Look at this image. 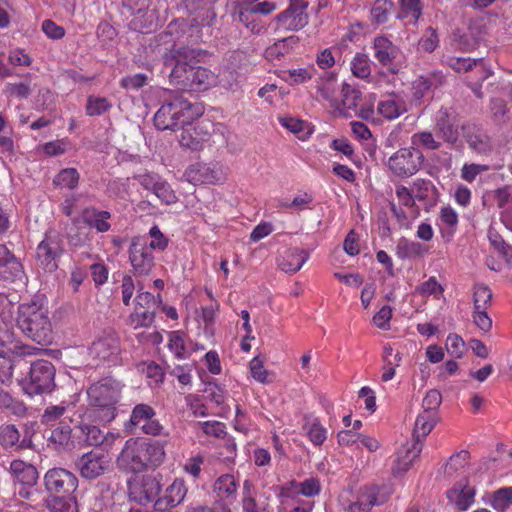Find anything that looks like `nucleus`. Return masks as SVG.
Returning a JSON list of instances; mask_svg holds the SVG:
<instances>
[{
	"label": "nucleus",
	"mask_w": 512,
	"mask_h": 512,
	"mask_svg": "<svg viewBox=\"0 0 512 512\" xmlns=\"http://www.w3.org/2000/svg\"><path fill=\"white\" fill-rule=\"evenodd\" d=\"M198 56V50L186 46L172 50L171 55L165 56L164 65L171 68L169 79L173 85L191 92L205 91L216 85L215 73L193 64Z\"/></svg>",
	"instance_id": "1"
},
{
	"label": "nucleus",
	"mask_w": 512,
	"mask_h": 512,
	"mask_svg": "<svg viewBox=\"0 0 512 512\" xmlns=\"http://www.w3.org/2000/svg\"><path fill=\"white\" fill-rule=\"evenodd\" d=\"M123 388L124 384L113 377L92 383L87 389V419L101 424L112 422L118 414Z\"/></svg>",
	"instance_id": "2"
},
{
	"label": "nucleus",
	"mask_w": 512,
	"mask_h": 512,
	"mask_svg": "<svg viewBox=\"0 0 512 512\" xmlns=\"http://www.w3.org/2000/svg\"><path fill=\"white\" fill-rule=\"evenodd\" d=\"M17 326L31 340L48 345L52 342V325L47 308L37 302L23 303L18 307Z\"/></svg>",
	"instance_id": "3"
},
{
	"label": "nucleus",
	"mask_w": 512,
	"mask_h": 512,
	"mask_svg": "<svg viewBox=\"0 0 512 512\" xmlns=\"http://www.w3.org/2000/svg\"><path fill=\"white\" fill-rule=\"evenodd\" d=\"M202 108L197 103H191L182 96L165 102L155 113L154 124L158 130H176L190 125L197 117L201 116Z\"/></svg>",
	"instance_id": "4"
},
{
	"label": "nucleus",
	"mask_w": 512,
	"mask_h": 512,
	"mask_svg": "<svg viewBox=\"0 0 512 512\" xmlns=\"http://www.w3.org/2000/svg\"><path fill=\"white\" fill-rule=\"evenodd\" d=\"M55 374L56 369L50 361L39 359L30 364L19 384L29 396L50 394L56 387Z\"/></svg>",
	"instance_id": "5"
},
{
	"label": "nucleus",
	"mask_w": 512,
	"mask_h": 512,
	"mask_svg": "<svg viewBox=\"0 0 512 512\" xmlns=\"http://www.w3.org/2000/svg\"><path fill=\"white\" fill-rule=\"evenodd\" d=\"M64 253L62 235L55 231L46 232L44 239L36 249L37 264L45 271L52 273L57 270L58 262Z\"/></svg>",
	"instance_id": "6"
},
{
	"label": "nucleus",
	"mask_w": 512,
	"mask_h": 512,
	"mask_svg": "<svg viewBox=\"0 0 512 512\" xmlns=\"http://www.w3.org/2000/svg\"><path fill=\"white\" fill-rule=\"evenodd\" d=\"M90 355L99 362L117 365L120 363L121 347L117 333L112 329L103 330L90 347Z\"/></svg>",
	"instance_id": "7"
},
{
	"label": "nucleus",
	"mask_w": 512,
	"mask_h": 512,
	"mask_svg": "<svg viewBox=\"0 0 512 512\" xmlns=\"http://www.w3.org/2000/svg\"><path fill=\"white\" fill-rule=\"evenodd\" d=\"M138 428L143 434L151 436L164 435L163 425L156 419V411L148 404L140 403L133 407L125 429L132 432Z\"/></svg>",
	"instance_id": "8"
},
{
	"label": "nucleus",
	"mask_w": 512,
	"mask_h": 512,
	"mask_svg": "<svg viewBox=\"0 0 512 512\" xmlns=\"http://www.w3.org/2000/svg\"><path fill=\"white\" fill-rule=\"evenodd\" d=\"M44 484L47 492L55 496V502L70 496L78 487V479L69 470L64 468L49 469L44 475Z\"/></svg>",
	"instance_id": "9"
},
{
	"label": "nucleus",
	"mask_w": 512,
	"mask_h": 512,
	"mask_svg": "<svg viewBox=\"0 0 512 512\" xmlns=\"http://www.w3.org/2000/svg\"><path fill=\"white\" fill-rule=\"evenodd\" d=\"M162 485L155 475H142L129 482V497L131 500L146 505L158 499Z\"/></svg>",
	"instance_id": "10"
},
{
	"label": "nucleus",
	"mask_w": 512,
	"mask_h": 512,
	"mask_svg": "<svg viewBox=\"0 0 512 512\" xmlns=\"http://www.w3.org/2000/svg\"><path fill=\"white\" fill-rule=\"evenodd\" d=\"M422 154L414 148H402L388 160V167L398 177L414 175L422 164Z\"/></svg>",
	"instance_id": "11"
},
{
	"label": "nucleus",
	"mask_w": 512,
	"mask_h": 512,
	"mask_svg": "<svg viewBox=\"0 0 512 512\" xmlns=\"http://www.w3.org/2000/svg\"><path fill=\"white\" fill-rule=\"evenodd\" d=\"M116 463L118 468L125 472L137 473L145 470L147 467L142 440L128 439L117 457Z\"/></svg>",
	"instance_id": "12"
},
{
	"label": "nucleus",
	"mask_w": 512,
	"mask_h": 512,
	"mask_svg": "<svg viewBox=\"0 0 512 512\" xmlns=\"http://www.w3.org/2000/svg\"><path fill=\"white\" fill-rule=\"evenodd\" d=\"M129 261L135 275H148L154 267L152 249L144 240L134 238L129 247Z\"/></svg>",
	"instance_id": "13"
},
{
	"label": "nucleus",
	"mask_w": 512,
	"mask_h": 512,
	"mask_svg": "<svg viewBox=\"0 0 512 512\" xmlns=\"http://www.w3.org/2000/svg\"><path fill=\"white\" fill-rule=\"evenodd\" d=\"M111 458L106 453L88 452L77 461L80 475L86 479H96L109 471Z\"/></svg>",
	"instance_id": "14"
},
{
	"label": "nucleus",
	"mask_w": 512,
	"mask_h": 512,
	"mask_svg": "<svg viewBox=\"0 0 512 512\" xmlns=\"http://www.w3.org/2000/svg\"><path fill=\"white\" fill-rule=\"evenodd\" d=\"M307 6L305 0H290L289 7L276 17L278 28L290 31L302 29L308 23Z\"/></svg>",
	"instance_id": "15"
},
{
	"label": "nucleus",
	"mask_w": 512,
	"mask_h": 512,
	"mask_svg": "<svg viewBox=\"0 0 512 512\" xmlns=\"http://www.w3.org/2000/svg\"><path fill=\"white\" fill-rule=\"evenodd\" d=\"M183 177L193 185L214 184L223 180V171L218 163H195L186 169Z\"/></svg>",
	"instance_id": "16"
},
{
	"label": "nucleus",
	"mask_w": 512,
	"mask_h": 512,
	"mask_svg": "<svg viewBox=\"0 0 512 512\" xmlns=\"http://www.w3.org/2000/svg\"><path fill=\"white\" fill-rule=\"evenodd\" d=\"M461 129L466 143L475 153L487 155L492 151L491 139L479 125L468 122Z\"/></svg>",
	"instance_id": "17"
},
{
	"label": "nucleus",
	"mask_w": 512,
	"mask_h": 512,
	"mask_svg": "<svg viewBox=\"0 0 512 512\" xmlns=\"http://www.w3.org/2000/svg\"><path fill=\"white\" fill-rule=\"evenodd\" d=\"M78 429L81 433L80 437L87 445L100 446L105 450L110 449L120 437L119 433L110 431L103 433L99 427L85 423L80 424Z\"/></svg>",
	"instance_id": "18"
},
{
	"label": "nucleus",
	"mask_w": 512,
	"mask_h": 512,
	"mask_svg": "<svg viewBox=\"0 0 512 512\" xmlns=\"http://www.w3.org/2000/svg\"><path fill=\"white\" fill-rule=\"evenodd\" d=\"M423 444L420 441H412L404 444L397 452L394 465L391 468L393 476L400 477L404 475L412 466L413 462L419 457Z\"/></svg>",
	"instance_id": "19"
},
{
	"label": "nucleus",
	"mask_w": 512,
	"mask_h": 512,
	"mask_svg": "<svg viewBox=\"0 0 512 512\" xmlns=\"http://www.w3.org/2000/svg\"><path fill=\"white\" fill-rule=\"evenodd\" d=\"M375 59L385 67H389L392 73H397L398 69L394 62L400 56V49L392 43L388 38L379 36L374 39L373 43Z\"/></svg>",
	"instance_id": "20"
},
{
	"label": "nucleus",
	"mask_w": 512,
	"mask_h": 512,
	"mask_svg": "<svg viewBox=\"0 0 512 512\" xmlns=\"http://www.w3.org/2000/svg\"><path fill=\"white\" fill-rule=\"evenodd\" d=\"M23 277L24 271L20 261L5 245L0 244V279L14 282L22 280Z\"/></svg>",
	"instance_id": "21"
},
{
	"label": "nucleus",
	"mask_w": 512,
	"mask_h": 512,
	"mask_svg": "<svg viewBox=\"0 0 512 512\" xmlns=\"http://www.w3.org/2000/svg\"><path fill=\"white\" fill-rule=\"evenodd\" d=\"M186 493L187 489L184 481L182 479H175L166 489L165 495L155 501L154 507L161 512L167 511L182 503Z\"/></svg>",
	"instance_id": "22"
},
{
	"label": "nucleus",
	"mask_w": 512,
	"mask_h": 512,
	"mask_svg": "<svg viewBox=\"0 0 512 512\" xmlns=\"http://www.w3.org/2000/svg\"><path fill=\"white\" fill-rule=\"evenodd\" d=\"M111 213L106 210H99L93 206L86 207L81 212L82 222L89 228H94L99 233L108 232L111 228L108 220Z\"/></svg>",
	"instance_id": "23"
},
{
	"label": "nucleus",
	"mask_w": 512,
	"mask_h": 512,
	"mask_svg": "<svg viewBox=\"0 0 512 512\" xmlns=\"http://www.w3.org/2000/svg\"><path fill=\"white\" fill-rule=\"evenodd\" d=\"M436 133L448 143H455L458 140L459 132L456 119L445 110H440L436 118Z\"/></svg>",
	"instance_id": "24"
},
{
	"label": "nucleus",
	"mask_w": 512,
	"mask_h": 512,
	"mask_svg": "<svg viewBox=\"0 0 512 512\" xmlns=\"http://www.w3.org/2000/svg\"><path fill=\"white\" fill-rule=\"evenodd\" d=\"M10 472L14 480L20 485L35 486L37 483V469L22 460H13L10 463Z\"/></svg>",
	"instance_id": "25"
},
{
	"label": "nucleus",
	"mask_w": 512,
	"mask_h": 512,
	"mask_svg": "<svg viewBox=\"0 0 512 512\" xmlns=\"http://www.w3.org/2000/svg\"><path fill=\"white\" fill-rule=\"evenodd\" d=\"M377 111L385 119L394 120L407 111V106L403 98L391 94L379 101Z\"/></svg>",
	"instance_id": "26"
},
{
	"label": "nucleus",
	"mask_w": 512,
	"mask_h": 512,
	"mask_svg": "<svg viewBox=\"0 0 512 512\" xmlns=\"http://www.w3.org/2000/svg\"><path fill=\"white\" fill-rule=\"evenodd\" d=\"M321 491V485L319 480L315 478H309L301 483L296 481H290L281 489L283 496L289 497L292 493L301 494L305 497H314Z\"/></svg>",
	"instance_id": "27"
},
{
	"label": "nucleus",
	"mask_w": 512,
	"mask_h": 512,
	"mask_svg": "<svg viewBox=\"0 0 512 512\" xmlns=\"http://www.w3.org/2000/svg\"><path fill=\"white\" fill-rule=\"evenodd\" d=\"M475 489L468 484L458 483L452 489L447 491V498L456 504L461 510H467L474 502Z\"/></svg>",
	"instance_id": "28"
},
{
	"label": "nucleus",
	"mask_w": 512,
	"mask_h": 512,
	"mask_svg": "<svg viewBox=\"0 0 512 512\" xmlns=\"http://www.w3.org/2000/svg\"><path fill=\"white\" fill-rule=\"evenodd\" d=\"M308 254L299 249H289L284 252L279 260V267L286 273H295L301 269L307 261Z\"/></svg>",
	"instance_id": "29"
},
{
	"label": "nucleus",
	"mask_w": 512,
	"mask_h": 512,
	"mask_svg": "<svg viewBox=\"0 0 512 512\" xmlns=\"http://www.w3.org/2000/svg\"><path fill=\"white\" fill-rule=\"evenodd\" d=\"M67 240L72 247L85 246L90 241V229L81 219L75 218L72 220V226L67 232Z\"/></svg>",
	"instance_id": "30"
},
{
	"label": "nucleus",
	"mask_w": 512,
	"mask_h": 512,
	"mask_svg": "<svg viewBox=\"0 0 512 512\" xmlns=\"http://www.w3.org/2000/svg\"><path fill=\"white\" fill-rule=\"evenodd\" d=\"M436 420L437 414L435 413L423 411V413L419 414L415 421L412 441H420L422 443L423 439L434 428Z\"/></svg>",
	"instance_id": "31"
},
{
	"label": "nucleus",
	"mask_w": 512,
	"mask_h": 512,
	"mask_svg": "<svg viewBox=\"0 0 512 512\" xmlns=\"http://www.w3.org/2000/svg\"><path fill=\"white\" fill-rule=\"evenodd\" d=\"M238 483L234 476L225 474L220 476L214 483V491L218 497L233 501L236 499Z\"/></svg>",
	"instance_id": "32"
},
{
	"label": "nucleus",
	"mask_w": 512,
	"mask_h": 512,
	"mask_svg": "<svg viewBox=\"0 0 512 512\" xmlns=\"http://www.w3.org/2000/svg\"><path fill=\"white\" fill-rule=\"evenodd\" d=\"M243 512H268L266 505L258 503L255 499V489L250 480H245L242 491Z\"/></svg>",
	"instance_id": "33"
},
{
	"label": "nucleus",
	"mask_w": 512,
	"mask_h": 512,
	"mask_svg": "<svg viewBox=\"0 0 512 512\" xmlns=\"http://www.w3.org/2000/svg\"><path fill=\"white\" fill-rule=\"evenodd\" d=\"M182 128L179 137L180 145L191 150L201 149L203 142L206 140V134H201L196 126Z\"/></svg>",
	"instance_id": "34"
},
{
	"label": "nucleus",
	"mask_w": 512,
	"mask_h": 512,
	"mask_svg": "<svg viewBox=\"0 0 512 512\" xmlns=\"http://www.w3.org/2000/svg\"><path fill=\"white\" fill-rule=\"evenodd\" d=\"M47 440L55 449L69 446L71 440V428L69 425L61 424L56 428L46 431Z\"/></svg>",
	"instance_id": "35"
},
{
	"label": "nucleus",
	"mask_w": 512,
	"mask_h": 512,
	"mask_svg": "<svg viewBox=\"0 0 512 512\" xmlns=\"http://www.w3.org/2000/svg\"><path fill=\"white\" fill-rule=\"evenodd\" d=\"M399 19H407L409 23L415 24L422 15L421 0H399Z\"/></svg>",
	"instance_id": "36"
},
{
	"label": "nucleus",
	"mask_w": 512,
	"mask_h": 512,
	"mask_svg": "<svg viewBox=\"0 0 512 512\" xmlns=\"http://www.w3.org/2000/svg\"><path fill=\"white\" fill-rule=\"evenodd\" d=\"M299 38L296 36L285 37L269 46L265 51L268 60L278 59L287 54L295 45L298 44Z\"/></svg>",
	"instance_id": "37"
},
{
	"label": "nucleus",
	"mask_w": 512,
	"mask_h": 512,
	"mask_svg": "<svg viewBox=\"0 0 512 512\" xmlns=\"http://www.w3.org/2000/svg\"><path fill=\"white\" fill-rule=\"evenodd\" d=\"M142 447L144 450V459L146 467L158 466L165 458L164 446L159 442H146L142 440Z\"/></svg>",
	"instance_id": "38"
},
{
	"label": "nucleus",
	"mask_w": 512,
	"mask_h": 512,
	"mask_svg": "<svg viewBox=\"0 0 512 512\" xmlns=\"http://www.w3.org/2000/svg\"><path fill=\"white\" fill-rule=\"evenodd\" d=\"M341 103L335 105L340 112L344 110H356L360 100L361 92L349 84H343L341 89Z\"/></svg>",
	"instance_id": "39"
},
{
	"label": "nucleus",
	"mask_w": 512,
	"mask_h": 512,
	"mask_svg": "<svg viewBox=\"0 0 512 512\" xmlns=\"http://www.w3.org/2000/svg\"><path fill=\"white\" fill-rule=\"evenodd\" d=\"M317 91L331 105L337 104L338 85L334 74L321 78L317 84Z\"/></svg>",
	"instance_id": "40"
},
{
	"label": "nucleus",
	"mask_w": 512,
	"mask_h": 512,
	"mask_svg": "<svg viewBox=\"0 0 512 512\" xmlns=\"http://www.w3.org/2000/svg\"><path fill=\"white\" fill-rule=\"evenodd\" d=\"M234 20H238L243 23L250 31L259 32L260 28L256 21V16L249 3L240 5L235 13Z\"/></svg>",
	"instance_id": "41"
},
{
	"label": "nucleus",
	"mask_w": 512,
	"mask_h": 512,
	"mask_svg": "<svg viewBox=\"0 0 512 512\" xmlns=\"http://www.w3.org/2000/svg\"><path fill=\"white\" fill-rule=\"evenodd\" d=\"M492 303V291L484 284H476L473 291L474 310H487Z\"/></svg>",
	"instance_id": "42"
},
{
	"label": "nucleus",
	"mask_w": 512,
	"mask_h": 512,
	"mask_svg": "<svg viewBox=\"0 0 512 512\" xmlns=\"http://www.w3.org/2000/svg\"><path fill=\"white\" fill-rule=\"evenodd\" d=\"M512 504V487L496 490L491 498V506L497 512H505Z\"/></svg>",
	"instance_id": "43"
},
{
	"label": "nucleus",
	"mask_w": 512,
	"mask_h": 512,
	"mask_svg": "<svg viewBox=\"0 0 512 512\" xmlns=\"http://www.w3.org/2000/svg\"><path fill=\"white\" fill-rule=\"evenodd\" d=\"M469 459L470 454L465 450L452 455L444 467V473L448 476H453L468 464Z\"/></svg>",
	"instance_id": "44"
},
{
	"label": "nucleus",
	"mask_w": 512,
	"mask_h": 512,
	"mask_svg": "<svg viewBox=\"0 0 512 512\" xmlns=\"http://www.w3.org/2000/svg\"><path fill=\"white\" fill-rule=\"evenodd\" d=\"M112 107L111 102L105 97L89 96L86 104L88 116H100Z\"/></svg>",
	"instance_id": "45"
},
{
	"label": "nucleus",
	"mask_w": 512,
	"mask_h": 512,
	"mask_svg": "<svg viewBox=\"0 0 512 512\" xmlns=\"http://www.w3.org/2000/svg\"><path fill=\"white\" fill-rule=\"evenodd\" d=\"M351 71L354 76L366 79L370 76L371 67L370 60L365 54H356L351 62Z\"/></svg>",
	"instance_id": "46"
},
{
	"label": "nucleus",
	"mask_w": 512,
	"mask_h": 512,
	"mask_svg": "<svg viewBox=\"0 0 512 512\" xmlns=\"http://www.w3.org/2000/svg\"><path fill=\"white\" fill-rule=\"evenodd\" d=\"M80 175L75 168H65L61 170L54 179L56 185L74 189L79 182Z\"/></svg>",
	"instance_id": "47"
},
{
	"label": "nucleus",
	"mask_w": 512,
	"mask_h": 512,
	"mask_svg": "<svg viewBox=\"0 0 512 512\" xmlns=\"http://www.w3.org/2000/svg\"><path fill=\"white\" fill-rule=\"evenodd\" d=\"M33 88L31 86V74H26L24 81L18 83H9L6 86V91L17 98H28Z\"/></svg>",
	"instance_id": "48"
},
{
	"label": "nucleus",
	"mask_w": 512,
	"mask_h": 512,
	"mask_svg": "<svg viewBox=\"0 0 512 512\" xmlns=\"http://www.w3.org/2000/svg\"><path fill=\"white\" fill-rule=\"evenodd\" d=\"M0 408L7 409L11 413L21 416L26 412L24 404L15 400L7 391L0 389Z\"/></svg>",
	"instance_id": "49"
},
{
	"label": "nucleus",
	"mask_w": 512,
	"mask_h": 512,
	"mask_svg": "<svg viewBox=\"0 0 512 512\" xmlns=\"http://www.w3.org/2000/svg\"><path fill=\"white\" fill-rule=\"evenodd\" d=\"M393 3L390 0H376L372 9V18L377 23H385L393 8Z\"/></svg>",
	"instance_id": "50"
},
{
	"label": "nucleus",
	"mask_w": 512,
	"mask_h": 512,
	"mask_svg": "<svg viewBox=\"0 0 512 512\" xmlns=\"http://www.w3.org/2000/svg\"><path fill=\"white\" fill-rule=\"evenodd\" d=\"M153 320V311L148 309L142 311L139 307H136L135 311L129 316V324L132 325L135 329L139 327H148L152 324Z\"/></svg>",
	"instance_id": "51"
},
{
	"label": "nucleus",
	"mask_w": 512,
	"mask_h": 512,
	"mask_svg": "<svg viewBox=\"0 0 512 512\" xmlns=\"http://www.w3.org/2000/svg\"><path fill=\"white\" fill-rule=\"evenodd\" d=\"M446 350L450 356L461 358L465 354L466 345L461 336L457 334H449L446 339Z\"/></svg>",
	"instance_id": "52"
},
{
	"label": "nucleus",
	"mask_w": 512,
	"mask_h": 512,
	"mask_svg": "<svg viewBox=\"0 0 512 512\" xmlns=\"http://www.w3.org/2000/svg\"><path fill=\"white\" fill-rule=\"evenodd\" d=\"M304 429L314 445H321L326 440V429L318 421L306 422Z\"/></svg>",
	"instance_id": "53"
},
{
	"label": "nucleus",
	"mask_w": 512,
	"mask_h": 512,
	"mask_svg": "<svg viewBox=\"0 0 512 512\" xmlns=\"http://www.w3.org/2000/svg\"><path fill=\"white\" fill-rule=\"evenodd\" d=\"M134 179L145 189L151 191L153 194L159 187L162 178L153 172H145L134 175Z\"/></svg>",
	"instance_id": "54"
},
{
	"label": "nucleus",
	"mask_w": 512,
	"mask_h": 512,
	"mask_svg": "<svg viewBox=\"0 0 512 512\" xmlns=\"http://www.w3.org/2000/svg\"><path fill=\"white\" fill-rule=\"evenodd\" d=\"M439 44V38L433 27H428L419 40V47L427 52H433Z\"/></svg>",
	"instance_id": "55"
},
{
	"label": "nucleus",
	"mask_w": 512,
	"mask_h": 512,
	"mask_svg": "<svg viewBox=\"0 0 512 512\" xmlns=\"http://www.w3.org/2000/svg\"><path fill=\"white\" fill-rule=\"evenodd\" d=\"M249 368L251 371L252 377L259 383L266 384L269 383L268 379V371L264 368L263 361L258 357H254L250 363Z\"/></svg>",
	"instance_id": "56"
},
{
	"label": "nucleus",
	"mask_w": 512,
	"mask_h": 512,
	"mask_svg": "<svg viewBox=\"0 0 512 512\" xmlns=\"http://www.w3.org/2000/svg\"><path fill=\"white\" fill-rule=\"evenodd\" d=\"M442 402L441 393L436 389H431L426 393L423 399V411L437 414V409Z\"/></svg>",
	"instance_id": "57"
},
{
	"label": "nucleus",
	"mask_w": 512,
	"mask_h": 512,
	"mask_svg": "<svg viewBox=\"0 0 512 512\" xmlns=\"http://www.w3.org/2000/svg\"><path fill=\"white\" fill-rule=\"evenodd\" d=\"M448 66L456 72H467L476 66L478 60L462 57H448L446 60Z\"/></svg>",
	"instance_id": "58"
},
{
	"label": "nucleus",
	"mask_w": 512,
	"mask_h": 512,
	"mask_svg": "<svg viewBox=\"0 0 512 512\" xmlns=\"http://www.w3.org/2000/svg\"><path fill=\"white\" fill-rule=\"evenodd\" d=\"M415 292L420 295H423V296H428V295L438 296V295L442 294L443 288L437 282L435 277H431L426 282L417 286L415 289Z\"/></svg>",
	"instance_id": "59"
},
{
	"label": "nucleus",
	"mask_w": 512,
	"mask_h": 512,
	"mask_svg": "<svg viewBox=\"0 0 512 512\" xmlns=\"http://www.w3.org/2000/svg\"><path fill=\"white\" fill-rule=\"evenodd\" d=\"M19 432L13 425H7L0 430V442L5 447H12L19 441Z\"/></svg>",
	"instance_id": "60"
},
{
	"label": "nucleus",
	"mask_w": 512,
	"mask_h": 512,
	"mask_svg": "<svg viewBox=\"0 0 512 512\" xmlns=\"http://www.w3.org/2000/svg\"><path fill=\"white\" fill-rule=\"evenodd\" d=\"M154 195L165 204H173L177 201L175 192L172 190L170 185L162 179L159 187L155 191Z\"/></svg>",
	"instance_id": "61"
},
{
	"label": "nucleus",
	"mask_w": 512,
	"mask_h": 512,
	"mask_svg": "<svg viewBox=\"0 0 512 512\" xmlns=\"http://www.w3.org/2000/svg\"><path fill=\"white\" fill-rule=\"evenodd\" d=\"M147 76L143 73L128 75L121 79L120 85L125 89L137 90L146 85Z\"/></svg>",
	"instance_id": "62"
},
{
	"label": "nucleus",
	"mask_w": 512,
	"mask_h": 512,
	"mask_svg": "<svg viewBox=\"0 0 512 512\" xmlns=\"http://www.w3.org/2000/svg\"><path fill=\"white\" fill-rule=\"evenodd\" d=\"M473 323L483 332L488 333L492 329V319L488 316L486 310H473Z\"/></svg>",
	"instance_id": "63"
},
{
	"label": "nucleus",
	"mask_w": 512,
	"mask_h": 512,
	"mask_svg": "<svg viewBox=\"0 0 512 512\" xmlns=\"http://www.w3.org/2000/svg\"><path fill=\"white\" fill-rule=\"evenodd\" d=\"M285 73H287L285 80L290 84H301L312 77L311 71L306 68L290 69Z\"/></svg>",
	"instance_id": "64"
}]
</instances>
